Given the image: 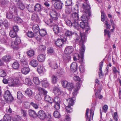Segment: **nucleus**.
I'll use <instances>...</instances> for the list:
<instances>
[{
    "label": "nucleus",
    "instance_id": "obj_1",
    "mask_svg": "<svg viewBox=\"0 0 121 121\" xmlns=\"http://www.w3.org/2000/svg\"><path fill=\"white\" fill-rule=\"evenodd\" d=\"M80 35L81 38L80 39L79 37L77 36V37L75 39L76 43L79 42V45H81V48L80 50V54H81V59L82 61L81 62H82L83 60V55L85 50V47L83 44L84 42L86 39V36L84 33L81 34L80 32Z\"/></svg>",
    "mask_w": 121,
    "mask_h": 121
},
{
    "label": "nucleus",
    "instance_id": "obj_2",
    "mask_svg": "<svg viewBox=\"0 0 121 121\" xmlns=\"http://www.w3.org/2000/svg\"><path fill=\"white\" fill-rule=\"evenodd\" d=\"M10 11L7 12L6 14V17L9 19H12L13 16L17 15V8L14 4H12L9 8Z\"/></svg>",
    "mask_w": 121,
    "mask_h": 121
},
{
    "label": "nucleus",
    "instance_id": "obj_3",
    "mask_svg": "<svg viewBox=\"0 0 121 121\" xmlns=\"http://www.w3.org/2000/svg\"><path fill=\"white\" fill-rule=\"evenodd\" d=\"M81 2V1H80L78 2L74 8L75 12L72 13V20H78L79 17L77 12L78 10V6L81 5L80 2Z\"/></svg>",
    "mask_w": 121,
    "mask_h": 121
},
{
    "label": "nucleus",
    "instance_id": "obj_4",
    "mask_svg": "<svg viewBox=\"0 0 121 121\" xmlns=\"http://www.w3.org/2000/svg\"><path fill=\"white\" fill-rule=\"evenodd\" d=\"M95 108L94 107H92L90 109V115H89L88 113L89 111V109L87 108L86 113V121H91V119H92L93 118Z\"/></svg>",
    "mask_w": 121,
    "mask_h": 121
},
{
    "label": "nucleus",
    "instance_id": "obj_5",
    "mask_svg": "<svg viewBox=\"0 0 121 121\" xmlns=\"http://www.w3.org/2000/svg\"><path fill=\"white\" fill-rule=\"evenodd\" d=\"M4 98L7 102L9 103L12 102L13 100V98L10 93L8 91L5 92L4 95Z\"/></svg>",
    "mask_w": 121,
    "mask_h": 121
},
{
    "label": "nucleus",
    "instance_id": "obj_6",
    "mask_svg": "<svg viewBox=\"0 0 121 121\" xmlns=\"http://www.w3.org/2000/svg\"><path fill=\"white\" fill-rule=\"evenodd\" d=\"M71 95L69 94L68 96L67 97L66 99V103L68 105L72 106L74 104V101L75 98L73 97H71Z\"/></svg>",
    "mask_w": 121,
    "mask_h": 121
},
{
    "label": "nucleus",
    "instance_id": "obj_7",
    "mask_svg": "<svg viewBox=\"0 0 121 121\" xmlns=\"http://www.w3.org/2000/svg\"><path fill=\"white\" fill-rule=\"evenodd\" d=\"M80 26L82 29L85 28L86 34L88 33L87 31L90 30V28L87 22L82 21L80 23Z\"/></svg>",
    "mask_w": 121,
    "mask_h": 121
},
{
    "label": "nucleus",
    "instance_id": "obj_8",
    "mask_svg": "<svg viewBox=\"0 0 121 121\" xmlns=\"http://www.w3.org/2000/svg\"><path fill=\"white\" fill-rule=\"evenodd\" d=\"M21 42V40L20 38L19 37H17L14 42L13 41L11 42L10 45L12 48H15L17 47V45L20 43Z\"/></svg>",
    "mask_w": 121,
    "mask_h": 121
},
{
    "label": "nucleus",
    "instance_id": "obj_9",
    "mask_svg": "<svg viewBox=\"0 0 121 121\" xmlns=\"http://www.w3.org/2000/svg\"><path fill=\"white\" fill-rule=\"evenodd\" d=\"M53 29L55 33L58 34L60 33H61L62 30V27H59L57 25L54 26Z\"/></svg>",
    "mask_w": 121,
    "mask_h": 121
},
{
    "label": "nucleus",
    "instance_id": "obj_10",
    "mask_svg": "<svg viewBox=\"0 0 121 121\" xmlns=\"http://www.w3.org/2000/svg\"><path fill=\"white\" fill-rule=\"evenodd\" d=\"M67 39L66 38L62 39H58L55 42V44L56 46L60 47L62 45L64 42L66 41Z\"/></svg>",
    "mask_w": 121,
    "mask_h": 121
},
{
    "label": "nucleus",
    "instance_id": "obj_11",
    "mask_svg": "<svg viewBox=\"0 0 121 121\" xmlns=\"http://www.w3.org/2000/svg\"><path fill=\"white\" fill-rule=\"evenodd\" d=\"M77 64L76 62L73 63L71 65L70 68L71 71L73 72V73L75 74H77L78 73L76 70L77 69Z\"/></svg>",
    "mask_w": 121,
    "mask_h": 121
},
{
    "label": "nucleus",
    "instance_id": "obj_12",
    "mask_svg": "<svg viewBox=\"0 0 121 121\" xmlns=\"http://www.w3.org/2000/svg\"><path fill=\"white\" fill-rule=\"evenodd\" d=\"M102 88V86H100V88L95 90V95L96 98H98L99 99H101L103 98V96L102 95H100L101 91Z\"/></svg>",
    "mask_w": 121,
    "mask_h": 121
},
{
    "label": "nucleus",
    "instance_id": "obj_13",
    "mask_svg": "<svg viewBox=\"0 0 121 121\" xmlns=\"http://www.w3.org/2000/svg\"><path fill=\"white\" fill-rule=\"evenodd\" d=\"M81 85V83L79 82H78L76 83L75 86L74 91L73 93V96H75L77 95V91L79 89Z\"/></svg>",
    "mask_w": 121,
    "mask_h": 121
},
{
    "label": "nucleus",
    "instance_id": "obj_14",
    "mask_svg": "<svg viewBox=\"0 0 121 121\" xmlns=\"http://www.w3.org/2000/svg\"><path fill=\"white\" fill-rule=\"evenodd\" d=\"M46 114L42 110H40L38 112V116L40 119H43L46 117Z\"/></svg>",
    "mask_w": 121,
    "mask_h": 121
},
{
    "label": "nucleus",
    "instance_id": "obj_15",
    "mask_svg": "<svg viewBox=\"0 0 121 121\" xmlns=\"http://www.w3.org/2000/svg\"><path fill=\"white\" fill-rule=\"evenodd\" d=\"M73 51V48L72 47L67 46L65 48V54H70L72 53Z\"/></svg>",
    "mask_w": 121,
    "mask_h": 121
},
{
    "label": "nucleus",
    "instance_id": "obj_16",
    "mask_svg": "<svg viewBox=\"0 0 121 121\" xmlns=\"http://www.w3.org/2000/svg\"><path fill=\"white\" fill-rule=\"evenodd\" d=\"M38 61L37 60L35 59L31 60L29 63L30 65L34 67H35L37 66L38 65Z\"/></svg>",
    "mask_w": 121,
    "mask_h": 121
},
{
    "label": "nucleus",
    "instance_id": "obj_17",
    "mask_svg": "<svg viewBox=\"0 0 121 121\" xmlns=\"http://www.w3.org/2000/svg\"><path fill=\"white\" fill-rule=\"evenodd\" d=\"M62 4L60 1L56 2H55L54 4L55 8L57 9H61L62 8Z\"/></svg>",
    "mask_w": 121,
    "mask_h": 121
},
{
    "label": "nucleus",
    "instance_id": "obj_18",
    "mask_svg": "<svg viewBox=\"0 0 121 121\" xmlns=\"http://www.w3.org/2000/svg\"><path fill=\"white\" fill-rule=\"evenodd\" d=\"M30 71V69L28 67H24L21 69V72L22 73L26 75Z\"/></svg>",
    "mask_w": 121,
    "mask_h": 121
},
{
    "label": "nucleus",
    "instance_id": "obj_19",
    "mask_svg": "<svg viewBox=\"0 0 121 121\" xmlns=\"http://www.w3.org/2000/svg\"><path fill=\"white\" fill-rule=\"evenodd\" d=\"M64 61L65 63H67L69 62L70 60V54H65L63 57Z\"/></svg>",
    "mask_w": 121,
    "mask_h": 121
},
{
    "label": "nucleus",
    "instance_id": "obj_20",
    "mask_svg": "<svg viewBox=\"0 0 121 121\" xmlns=\"http://www.w3.org/2000/svg\"><path fill=\"white\" fill-rule=\"evenodd\" d=\"M41 82L43 86L45 87H47L48 86L49 83L47 81V78H45L41 81Z\"/></svg>",
    "mask_w": 121,
    "mask_h": 121
},
{
    "label": "nucleus",
    "instance_id": "obj_21",
    "mask_svg": "<svg viewBox=\"0 0 121 121\" xmlns=\"http://www.w3.org/2000/svg\"><path fill=\"white\" fill-rule=\"evenodd\" d=\"M42 9L41 5L37 3L35 6L34 10L37 12H39L41 11Z\"/></svg>",
    "mask_w": 121,
    "mask_h": 121
},
{
    "label": "nucleus",
    "instance_id": "obj_22",
    "mask_svg": "<svg viewBox=\"0 0 121 121\" xmlns=\"http://www.w3.org/2000/svg\"><path fill=\"white\" fill-rule=\"evenodd\" d=\"M14 79L12 78H9L8 84V86L10 87L14 86Z\"/></svg>",
    "mask_w": 121,
    "mask_h": 121
},
{
    "label": "nucleus",
    "instance_id": "obj_23",
    "mask_svg": "<svg viewBox=\"0 0 121 121\" xmlns=\"http://www.w3.org/2000/svg\"><path fill=\"white\" fill-rule=\"evenodd\" d=\"M45 55L43 54H40L37 57L38 60L39 61L41 62L44 61L45 60Z\"/></svg>",
    "mask_w": 121,
    "mask_h": 121
},
{
    "label": "nucleus",
    "instance_id": "obj_24",
    "mask_svg": "<svg viewBox=\"0 0 121 121\" xmlns=\"http://www.w3.org/2000/svg\"><path fill=\"white\" fill-rule=\"evenodd\" d=\"M53 92L55 94L59 95L61 94V91L58 87H55L54 88Z\"/></svg>",
    "mask_w": 121,
    "mask_h": 121
},
{
    "label": "nucleus",
    "instance_id": "obj_25",
    "mask_svg": "<svg viewBox=\"0 0 121 121\" xmlns=\"http://www.w3.org/2000/svg\"><path fill=\"white\" fill-rule=\"evenodd\" d=\"M49 66L53 69H56L57 68L58 66L56 62L52 61L50 62L48 64Z\"/></svg>",
    "mask_w": 121,
    "mask_h": 121
},
{
    "label": "nucleus",
    "instance_id": "obj_26",
    "mask_svg": "<svg viewBox=\"0 0 121 121\" xmlns=\"http://www.w3.org/2000/svg\"><path fill=\"white\" fill-rule=\"evenodd\" d=\"M28 112L29 115L31 117L34 118L37 116L36 112L34 110L30 109L28 111Z\"/></svg>",
    "mask_w": 121,
    "mask_h": 121
},
{
    "label": "nucleus",
    "instance_id": "obj_27",
    "mask_svg": "<svg viewBox=\"0 0 121 121\" xmlns=\"http://www.w3.org/2000/svg\"><path fill=\"white\" fill-rule=\"evenodd\" d=\"M64 18L66 24L69 26H71L72 24V21L71 22L68 19L67 17L65 15H64Z\"/></svg>",
    "mask_w": 121,
    "mask_h": 121
},
{
    "label": "nucleus",
    "instance_id": "obj_28",
    "mask_svg": "<svg viewBox=\"0 0 121 121\" xmlns=\"http://www.w3.org/2000/svg\"><path fill=\"white\" fill-rule=\"evenodd\" d=\"M11 58V57L9 55L4 56L2 58V60L5 62L9 61L10 60Z\"/></svg>",
    "mask_w": 121,
    "mask_h": 121
},
{
    "label": "nucleus",
    "instance_id": "obj_29",
    "mask_svg": "<svg viewBox=\"0 0 121 121\" xmlns=\"http://www.w3.org/2000/svg\"><path fill=\"white\" fill-rule=\"evenodd\" d=\"M103 65V62H101L99 64V77H101L103 76V74L102 73V68Z\"/></svg>",
    "mask_w": 121,
    "mask_h": 121
},
{
    "label": "nucleus",
    "instance_id": "obj_30",
    "mask_svg": "<svg viewBox=\"0 0 121 121\" xmlns=\"http://www.w3.org/2000/svg\"><path fill=\"white\" fill-rule=\"evenodd\" d=\"M78 20H72V26H73V27L76 28L78 30V28L79 27V25Z\"/></svg>",
    "mask_w": 121,
    "mask_h": 121
},
{
    "label": "nucleus",
    "instance_id": "obj_31",
    "mask_svg": "<svg viewBox=\"0 0 121 121\" xmlns=\"http://www.w3.org/2000/svg\"><path fill=\"white\" fill-rule=\"evenodd\" d=\"M15 86H22V83L21 82L20 80L18 79H15L14 81Z\"/></svg>",
    "mask_w": 121,
    "mask_h": 121
},
{
    "label": "nucleus",
    "instance_id": "obj_32",
    "mask_svg": "<svg viewBox=\"0 0 121 121\" xmlns=\"http://www.w3.org/2000/svg\"><path fill=\"white\" fill-rule=\"evenodd\" d=\"M38 90L40 93L43 94L44 95H46L47 93L48 92L46 90L41 87H38Z\"/></svg>",
    "mask_w": 121,
    "mask_h": 121
},
{
    "label": "nucleus",
    "instance_id": "obj_33",
    "mask_svg": "<svg viewBox=\"0 0 121 121\" xmlns=\"http://www.w3.org/2000/svg\"><path fill=\"white\" fill-rule=\"evenodd\" d=\"M81 54H80V55L79 54H78V58H76V57L74 56L73 57V60L74 61H77V60H78V61H79L81 63H82L83 62V61L82 62H81L80 61H81L82 60L81 59Z\"/></svg>",
    "mask_w": 121,
    "mask_h": 121
},
{
    "label": "nucleus",
    "instance_id": "obj_34",
    "mask_svg": "<svg viewBox=\"0 0 121 121\" xmlns=\"http://www.w3.org/2000/svg\"><path fill=\"white\" fill-rule=\"evenodd\" d=\"M17 6L18 8L21 10H23L25 8L24 5L22 2L20 1L18 2L17 3Z\"/></svg>",
    "mask_w": 121,
    "mask_h": 121
},
{
    "label": "nucleus",
    "instance_id": "obj_35",
    "mask_svg": "<svg viewBox=\"0 0 121 121\" xmlns=\"http://www.w3.org/2000/svg\"><path fill=\"white\" fill-rule=\"evenodd\" d=\"M44 99L46 101L48 102L51 103L52 102L53 99L50 98V96L48 95L44 97Z\"/></svg>",
    "mask_w": 121,
    "mask_h": 121
},
{
    "label": "nucleus",
    "instance_id": "obj_36",
    "mask_svg": "<svg viewBox=\"0 0 121 121\" xmlns=\"http://www.w3.org/2000/svg\"><path fill=\"white\" fill-rule=\"evenodd\" d=\"M9 35L12 38H14L16 37L17 35L16 32L13 30H11L9 32Z\"/></svg>",
    "mask_w": 121,
    "mask_h": 121
},
{
    "label": "nucleus",
    "instance_id": "obj_37",
    "mask_svg": "<svg viewBox=\"0 0 121 121\" xmlns=\"http://www.w3.org/2000/svg\"><path fill=\"white\" fill-rule=\"evenodd\" d=\"M33 81L34 84L37 85L39 84L40 82L38 78L36 77H35L33 78Z\"/></svg>",
    "mask_w": 121,
    "mask_h": 121
},
{
    "label": "nucleus",
    "instance_id": "obj_38",
    "mask_svg": "<svg viewBox=\"0 0 121 121\" xmlns=\"http://www.w3.org/2000/svg\"><path fill=\"white\" fill-rule=\"evenodd\" d=\"M57 15L56 13L54 11H52V12L50 13V15L51 17L54 20L56 19H57Z\"/></svg>",
    "mask_w": 121,
    "mask_h": 121
},
{
    "label": "nucleus",
    "instance_id": "obj_39",
    "mask_svg": "<svg viewBox=\"0 0 121 121\" xmlns=\"http://www.w3.org/2000/svg\"><path fill=\"white\" fill-rule=\"evenodd\" d=\"M33 30L35 33H37L39 30V28L37 25H35L33 26Z\"/></svg>",
    "mask_w": 121,
    "mask_h": 121
},
{
    "label": "nucleus",
    "instance_id": "obj_40",
    "mask_svg": "<svg viewBox=\"0 0 121 121\" xmlns=\"http://www.w3.org/2000/svg\"><path fill=\"white\" fill-rule=\"evenodd\" d=\"M25 94L29 96H31L32 94V91L29 88L27 89L25 91Z\"/></svg>",
    "mask_w": 121,
    "mask_h": 121
},
{
    "label": "nucleus",
    "instance_id": "obj_41",
    "mask_svg": "<svg viewBox=\"0 0 121 121\" xmlns=\"http://www.w3.org/2000/svg\"><path fill=\"white\" fill-rule=\"evenodd\" d=\"M31 19L32 20L37 22H38L39 20L38 15L35 14L32 15Z\"/></svg>",
    "mask_w": 121,
    "mask_h": 121
},
{
    "label": "nucleus",
    "instance_id": "obj_42",
    "mask_svg": "<svg viewBox=\"0 0 121 121\" xmlns=\"http://www.w3.org/2000/svg\"><path fill=\"white\" fill-rule=\"evenodd\" d=\"M3 119L5 121H11V116L8 114H6L4 115Z\"/></svg>",
    "mask_w": 121,
    "mask_h": 121
},
{
    "label": "nucleus",
    "instance_id": "obj_43",
    "mask_svg": "<svg viewBox=\"0 0 121 121\" xmlns=\"http://www.w3.org/2000/svg\"><path fill=\"white\" fill-rule=\"evenodd\" d=\"M73 74L74 76L73 77V80L75 81H78L80 82L81 83V78L79 76L76 75L77 74H75V75L74 73H73Z\"/></svg>",
    "mask_w": 121,
    "mask_h": 121
},
{
    "label": "nucleus",
    "instance_id": "obj_44",
    "mask_svg": "<svg viewBox=\"0 0 121 121\" xmlns=\"http://www.w3.org/2000/svg\"><path fill=\"white\" fill-rule=\"evenodd\" d=\"M57 77L53 75L51 77V82L52 83L55 84L57 82Z\"/></svg>",
    "mask_w": 121,
    "mask_h": 121
},
{
    "label": "nucleus",
    "instance_id": "obj_45",
    "mask_svg": "<svg viewBox=\"0 0 121 121\" xmlns=\"http://www.w3.org/2000/svg\"><path fill=\"white\" fill-rule=\"evenodd\" d=\"M75 87H74L73 84V83H69L66 87L67 89L69 91H71Z\"/></svg>",
    "mask_w": 121,
    "mask_h": 121
},
{
    "label": "nucleus",
    "instance_id": "obj_46",
    "mask_svg": "<svg viewBox=\"0 0 121 121\" xmlns=\"http://www.w3.org/2000/svg\"><path fill=\"white\" fill-rule=\"evenodd\" d=\"M14 20L15 22L17 23H21L22 22V19L21 18L17 17V15L15 16Z\"/></svg>",
    "mask_w": 121,
    "mask_h": 121
},
{
    "label": "nucleus",
    "instance_id": "obj_47",
    "mask_svg": "<svg viewBox=\"0 0 121 121\" xmlns=\"http://www.w3.org/2000/svg\"><path fill=\"white\" fill-rule=\"evenodd\" d=\"M61 102V99L59 97H55L53 99L52 102H54L55 103H60Z\"/></svg>",
    "mask_w": 121,
    "mask_h": 121
},
{
    "label": "nucleus",
    "instance_id": "obj_48",
    "mask_svg": "<svg viewBox=\"0 0 121 121\" xmlns=\"http://www.w3.org/2000/svg\"><path fill=\"white\" fill-rule=\"evenodd\" d=\"M99 81L98 79H96L95 80V83L96 84L95 85V89H94V91H95V90L98 89L100 87V86L101 85H99Z\"/></svg>",
    "mask_w": 121,
    "mask_h": 121
},
{
    "label": "nucleus",
    "instance_id": "obj_49",
    "mask_svg": "<svg viewBox=\"0 0 121 121\" xmlns=\"http://www.w3.org/2000/svg\"><path fill=\"white\" fill-rule=\"evenodd\" d=\"M39 33L40 35L42 36H44L47 33L46 31L44 29L40 30L39 31Z\"/></svg>",
    "mask_w": 121,
    "mask_h": 121
},
{
    "label": "nucleus",
    "instance_id": "obj_50",
    "mask_svg": "<svg viewBox=\"0 0 121 121\" xmlns=\"http://www.w3.org/2000/svg\"><path fill=\"white\" fill-rule=\"evenodd\" d=\"M12 67L13 69H16L19 68V65L17 62H15L13 64Z\"/></svg>",
    "mask_w": 121,
    "mask_h": 121
},
{
    "label": "nucleus",
    "instance_id": "obj_51",
    "mask_svg": "<svg viewBox=\"0 0 121 121\" xmlns=\"http://www.w3.org/2000/svg\"><path fill=\"white\" fill-rule=\"evenodd\" d=\"M6 75L5 71L2 69H0V76L2 77H4Z\"/></svg>",
    "mask_w": 121,
    "mask_h": 121
},
{
    "label": "nucleus",
    "instance_id": "obj_52",
    "mask_svg": "<svg viewBox=\"0 0 121 121\" xmlns=\"http://www.w3.org/2000/svg\"><path fill=\"white\" fill-rule=\"evenodd\" d=\"M81 19L82 21H84L86 22H87L88 19L86 16L85 15H83L81 17Z\"/></svg>",
    "mask_w": 121,
    "mask_h": 121
},
{
    "label": "nucleus",
    "instance_id": "obj_53",
    "mask_svg": "<svg viewBox=\"0 0 121 121\" xmlns=\"http://www.w3.org/2000/svg\"><path fill=\"white\" fill-rule=\"evenodd\" d=\"M24 82L25 84H28L29 85L31 84V80L29 78H26Z\"/></svg>",
    "mask_w": 121,
    "mask_h": 121
},
{
    "label": "nucleus",
    "instance_id": "obj_54",
    "mask_svg": "<svg viewBox=\"0 0 121 121\" xmlns=\"http://www.w3.org/2000/svg\"><path fill=\"white\" fill-rule=\"evenodd\" d=\"M23 95L21 91H18L17 92V96L18 99H20L22 98L23 97Z\"/></svg>",
    "mask_w": 121,
    "mask_h": 121
},
{
    "label": "nucleus",
    "instance_id": "obj_55",
    "mask_svg": "<svg viewBox=\"0 0 121 121\" xmlns=\"http://www.w3.org/2000/svg\"><path fill=\"white\" fill-rule=\"evenodd\" d=\"M62 86L65 88H66L68 85L69 83L67 81L65 80L62 81L61 82Z\"/></svg>",
    "mask_w": 121,
    "mask_h": 121
},
{
    "label": "nucleus",
    "instance_id": "obj_56",
    "mask_svg": "<svg viewBox=\"0 0 121 121\" xmlns=\"http://www.w3.org/2000/svg\"><path fill=\"white\" fill-rule=\"evenodd\" d=\"M27 55L30 56H33L34 54V51L32 50H30L27 52Z\"/></svg>",
    "mask_w": 121,
    "mask_h": 121
},
{
    "label": "nucleus",
    "instance_id": "obj_57",
    "mask_svg": "<svg viewBox=\"0 0 121 121\" xmlns=\"http://www.w3.org/2000/svg\"><path fill=\"white\" fill-rule=\"evenodd\" d=\"M37 70L39 73H41L43 72V67L40 65H39L37 67Z\"/></svg>",
    "mask_w": 121,
    "mask_h": 121
},
{
    "label": "nucleus",
    "instance_id": "obj_58",
    "mask_svg": "<svg viewBox=\"0 0 121 121\" xmlns=\"http://www.w3.org/2000/svg\"><path fill=\"white\" fill-rule=\"evenodd\" d=\"M21 112L22 115L23 117H26L27 115L26 111L25 110L21 109Z\"/></svg>",
    "mask_w": 121,
    "mask_h": 121
},
{
    "label": "nucleus",
    "instance_id": "obj_59",
    "mask_svg": "<svg viewBox=\"0 0 121 121\" xmlns=\"http://www.w3.org/2000/svg\"><path fill=\"white\" fill-rule=\"evenodd\" d=\"M73 33L71 31L67 30L65 32V35L67 36H70L73 35Z\"/></svg>",
    "mask_w": 121,
    "mask_h": 121
},
{
    "label": "nucleus",
    "instance_id": "obj_60",
    "mask_svg": "<svg viewBox=\"0 0 121 121\" xmlns=\"http://www.w3.org/2000/svg\"><path fill=\"white\" fill-rule=\"evenodd\" d=\"M71 106L68 105L66 107V111L68 113H70L72 112V108L70 107Z\"/></svg>",
    "mask_w": 121,
    "mask_h": 121
},
{
    "label": "nucleus",
    "instance_id": "obj_61",
    "mask_svg": "<svg viewBox=\"0 0 121 121\" xmlns=\"http://www.w3.org/2000/svg\"><path fill=\"white\" fill-rule=\"evenodd\" d=\"M57 72L58 73L61 75L64 74L65 73L64 70L61 69H58L57 70Z\"/></svg>",
    "mask_w": 121,
    "mask_h": 121
},
{
    "label": "nucleus",
    "instance_id": "obj_62",
    "mask_svg": "<svg viewBox=\"0 0 121 121\" xmlns=\"http://www.w3.org/2000/svg\"><path fill=\"white\" fill-rule=\"evenodd\" d=\"M48 53L49 54H51L53 53L54 52L53 49L50 47H49L47 49Z\"/></svg>",
    "mask_w": 121,
    "mask_h": 121
},
{
    "label": "nucleus",
    "instance_id": "obj_63",
    "mask_svg": "<svg viewBox=\"0 0 121 121\" xmlns=\"http://www.w3.org/2000/svg\"><path fill=\"white\" fill-rule=\"evenodd\" d=\"M53 115L56 118H58L60 117L59 112L57 111H56L54 112L53 113Z\"/></svg>",
    "mask_w": 121,
    "mask_h": 121
},
{
    "label": "nucleus",
    "instance_id": "obj_64",
    "mask_svg": "<svg viewBox=\"0 0 121 121\" xmlns=\"http://www.w3.org/2000/svg\"><path fill=\"white\" fill-rule=\"evenodd\" d=\"M26 35L28 37L32 38L34 36V33L31 31H28L26 34Z\"/></svg>",
    "mask_w": 121,
    "mask_h": 121
}]
</instances>
